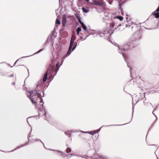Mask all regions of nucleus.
Segmentation results:
<instances>
[{"label":"nucleus","mask_w":159,"mask_h":159,"mask_svg":"<svg viewBox=\"0 0 159 159\" xmlns=\"http://www.w3.org/2000/svg\"><path fill=\"white\" fill-rule=\"evenodd\" d=\"M64 56L63 57L62 60L61 61V65H59L60 62H57L56 65L53 64V63L55 62L56 61L53 60L52 61V63L49 66L48 68L47 71L46 72L44 76L43 79V82L44 83L47 80L48 75L49 76V78L51 79V80L53 79L55 76L56 75L57 71L59 70V68L61 66L63 62Z\"/></svg>","instance_id":"1"},{"label":"nucleus","mask_w":159,"mask_h":159,"mask_svg":"<svg viewBox=\"0 0 159 159\" xmlns=\"http://www.w3.org/2000/svg\"><path fill=\"white\" fill-rule=\"evenodd\" d=\"M40 91H38L37 89H35L33 91H27L26 93L27 97L30 100L31 102L33 104H34L36 106L37 105H39L40 104V103H43V101L42 98H41L43 97L44 96V92H42L43 96H41L40 94Z\"/></svg>","instance_id":"2"},{"label":"nucleus","mask_w":159,"mask_h":159,"mask_svg":"<svg viewBox=\"0 0 159 159\" xmlns=\"http://www.w3.org/2000/svg\"><path fill=\"white\" fill-rule=\"evenodd\" d=\"M75 37L74 35H72L71 37L70 42V44L69 48V49L67 53L64 56V59L68 57L76 48L77 45V43L76 42H74V41L75 39Z\"/></svg>","instance_id":"3"},{"label":"nucleus","mask_w":159,"mask_h":159,"mask_svg":"<svg viewBox=\"0 0 159 159\" xmlns=\"http://www.w3.org/2000/svg\"><path fill=\"white\" fill-rule=\"evenodd\" d=\"M123 19V17L121 16H117L114 18L113 21L112 23L110 24V27L111 28L114 27L115 30H116L122 24L120 23V22Z\"/></svg>","instance_id":"4"},{"label":"nucleus","mask_w":159,"mask_h":159,"mask_svg":"<svg viewBox=\"0 0 159 159\" xmlns=\"http://www.w3.org/2000/svg\"><path fill=\"white\" fill-rule=\"evenodd\" d=\"M130 46L129 44H125L123 46H118V52L122 54L125 59L126 56V54L125 53L127 52L128 49L130 48ZM125 61H126L125 59Z\"/></svg>","instance_id":"5"},{"label":"nucleus","mask_w":159,"mask_h":159,"mask_svg":"<svg viewBox=\"0 0 159 159\" xmlns=\"http://www.w3.org/2000/svg\"><path fill=\"white\" fill-rule=\"evenodd\" d=\"M114 30H115L114 27L111 28L110 26V29H106L101 31L100 36L101 37H105L109 38L111 36V35L113 33Z\"/></svg>","instance_id":"6"},{"label":"nucleus","mask_w":159,"mask_h":159,"mask_svg":"<svg viewBox=\"0 0 159 159\" xmlns=\"http://www.w3.org/2000/svg\"><path fill=\"white\" fill-rule=\"evenodd\" d=\"M141 30H138L134 33L133 36V41H136L139 40L141 36Z\"/></svg>","instance_id":"7"},{"label":"nucleus","mask_w":159,"mask_h":159,"mask_svg":"<svg viewBox=\"0 0 159 159\" xmlns=\"http://www.w3.org/2000/svg\"><path fill=\"white\" fill-rule=\"evenodd\" d=\"M134 112V107L133 106V108H132V118L131 119L130 121L128 123H125V124H123V125H103V126H102L100 128H99L98 129L94 130V132L95 133V134L96 133H98L100 131L102 127H108V126H120V125H125V124H127L128 123H130L131 121L132 120V118H133V115Z\"/></svg>","instance_id":"8"},{"label":"nucleus","mask_w":159,"mask_h":159,"mask_svg":"<svg viewBox=\"0 0 159 159\" xmlns=\"http://www.w3.org/2000/svg\"><path fill=\"white\" fill-rule=\"evenodd\" d=\"M126 27L130 28L131 31L136 30L137 27V25L135 23H131V24L128 23L126 24Z\"/></svg>","instance_id":"9"},{"label":"nucleus","mask_w":159,"mask_h":159,"mask_svg":"<svg viewBox=\"0 0 159 159\" xmlns=\"http://www.w3.org/2000/svg\"><path fill=\"white\" fill-rule=\"evenodd\" d=\"M145 97L144 94L143 93H139L136 96L135 98L136 99L138 100V101L136 102V103H137L139 101L142 100L143 99L144 97Z\"/></svg>","instance_id":"10"},{"label":"nucleus","mask_w":159,"mask_h":159,"mask_svg":"<svg viewBox=\"0 0 159 159\" xmlns=\"http://www.w3.org/2000/svg\"><path fill=\"white\" fill-rule=\"evenodd\" d=\"M52 151H56L57 152V154L58 155L61 154L63 157H68V158H69L68 157H70V156H69L68 155L64 153L63 152H61L59 151H57L55 150H52Z\"/></svg>","instance_id":"11"},{"label":"nucleus","mask_w":159,"mask_h":159,"mask_svg":"<svg viewBox=\"0 0 159 159\" xmlns=\"http://www.w3.org/2000/svg\"><path fill=\"white\" fill-rule=\"evenodd\" d=\"M43 50V49H41L40 50H39L37 52H35L34 53L33 55H30L29 56H25V57H21L20 58L18 59H17L16 61L15 62L14 64V66H15V64H16V63H17V61L20 59L21 58H26V57H30V56H31L32 55H34V54H36V53H39V52H41L42 51V50Z\"/></svg>","instance_id":"12"},{"label":"nucleus","mask_w":159,"mask_h":159,"mask_svg":"<svg viewBox=\"0 0 159 159\" xmlns=\"http://www.w3.org/2000/svg\"><path fill=\"white\" fill-rule=\"evenodd\" d=\"M92 3L96 6H102L103 5L102 3L100 2L97 0L94 1Z\"/></svg>","instance_id":"13"},{"label":"nucleus","mask_w":159,"mask_h":159,"mask_svg":"<svg viewBox=\"0 0 159 159\" xmlns=\"http://www.w3.org/2000/svg\"><path fill=\"white\" fill-rule=\"evenodd\" d=\"M157 21V24L156 25H155L154 27H152L150 29H154L156 28H159V20H158V21H156L154 23H153L152 22V24H155V23Z\"/></svg>","instance_id":"14"},{"label":"nucleus","mask_w":159,"mask_h":159,"mask_svg":"<svg viewBox=\"0 0 159 159\" xmlns=\"http://www.w3.org/2000/svg\"><path fill=\"white\" fill-rule=\"evenodd\" d=\"M66 17H63L62 18V23L63 26L65 27L66 26Z\"/></svg>","instance_id":"15"},{"label":"nucleus","mask_w":159,"mask_h":159,"mask_svg":"<svg viewBox=\"0 0 159 159\" xmlns=\"http://www.w3.org/2000/svg\"><path fill=\"white\" fill-rule=\"evenodd\" d=\"M82 10L84 12L86 13L88 12L89 11V8L88 7H83L82 8Z\"/></svg>","instance_id":"16"},{"label":"nucleus","mask_w":159,"mask_h":159,"mask_svg":"<svg viewBox=\"0 0 159 159\" xmlns=\"http://www.w3.org/2000/svg\"><path fill=\"white\" fill-rule=\"evenodd\" d=\"M81 132L82 133H84L89 134H90L92 135H93L95 134L94 131H89V132H84V131H81Z\"/></svg>","instance_id":"17"},{"label":"nucleus","mask_w":159,"mask_h":159,"mask_svg":"<svg viewBox=\"0 0 159 159\" xmlns=\"http://www.w3.org/2000/svg\"><path fill=\"white\" fill-rule=\"evenodd\" d=\"M69 131H65L64 132V133L65 134L68 136V137L69 138H70L71 137V134L70 133H69Z\"/></svg>","instance_id":"18"},{"label":"nucleus","mask_w":159,"mask_h":159,"mask_svg":"<svg viewBox=\"0 0 159 159\" xmlns=\"http://www.w3.org/2000/svg\"><path fill=\"white\" fill-rule=\"evenodd\" d=\"M28 143H25V144H22L20 146H19L18 147H17L16 148H15V149H14V150H13L12 151H14V150H16L17 148H20V147H22L24 146H25V145H26V144H27Z\"/></svg>","instance_id":"19"},{"label":"nucleus","mask_w":159,"mask_h":159,"mask_svg":"<svg viewBox=\"0 0 159 159\" xmlns=\"http://www.w3.org/2000/svg\"><path fill=\"white\" fill-rule=\"evenodd\" d=\"M98 159H108L107 158L104 157L102 156H99L98 155Z\"/></svg>","instance_id":"20"},{"label":"nucleus","mask_w":159,"mask_h":159,"mask_svg":"<svg viewBox=\"0 0 159 159\" xmlns=\"http://www.w3.org/2000/svg\"><path fill=\"white\" fill-rule=\"evenodd\" d=\"M88 36V35H87L86 36H84V35L80 37V39H83L84 40H85L86 39L87 37Z\"/></svg>","instance_id":"21"},{"label":"nucleus","mask_w":159,"mask_h":159,"mask_svg":"<svg viewBox=\"0 0 159 159\" xmlns=\"http://www.w3.org/2000/svg\"><path fill=\"white\" fill-rule=\"evenodd\" d=\"M126 62L127 63V66L129 68L130 72V73H131H131H132L131 70L132 69V67H131V66H129V64L127 63V62ZM131 76L132 75H131Z\"/></svg>","instance_id":"22"},{"label":"nucleus","mask_w":159,"mask_h":159,"mask_svg":"<svg viewBox=\"0 0 159 159\" xmlns=\"http://www.w3.org/2000/svg\"><path fill=\"white\" fill-rule=\"evenodd\" d=\"M68 131H69L71 133H75V132H78V131H77L76 130H68Z\"/></svg>","instance_id":"23"},{"label":"nucleus","mask_w":159,"mask_h":159,"mask_svg":"<svg viewBox=\"0 0 159 159\" xmlns=\"http://www.w3.org/2000/svg\"><path fill=\"white\" fill-rule=\"evenodd\" d=\"M66 152L67 153H69L71 152V149L69 148H67L66 149Z\"/></svg>","instance_id":"24"},{"label":"nucleus","mask_w":159,"mask_h":159,"mask_svg":"<svg viewBox=\"0 0 159 159\" xmlns=\"http://www.w3.org/2000/svg\"><path fill=\"white\" fill-rule=\"evenodd\" d=\"M144 104L146 106H147L148 104H149L150 105H152L150 103H148L147 101L146 100L144 101Z\"/></svg>","instance_id":"25"},{"label":"nucleus","mask_w":159,"mask_h":159,"mask_svg":"<svg viewBox=\"0 0 159 159\" xmlns=\"http://www.w3.org/2000/svg\"><path fill=\"white\" fill-rule=\"evenodd\" d=\"M56 23L57 25H60L61 23L59 19H57L56 20Z\"/></svg>","instance_id":"26"},{"label":"nucleus","mask_w":159,"mask_h":159,"mask_svg":"<svg viewBox=\"0 0 159 159\" xmlns=\"http://www.w3.org/2000/svg\"><path fill=\"white\" fill-rule=\"evenodd\" d=\"M156 107H155V109H154L153 110V111H152V114H153V115L155 116V117L156 118H157V119H156V121H155V122H156L157 121V119H158V118H157V117L156 116V115H155V114H154V111L156 109Z\"/></svg>","instance_id":"27"},{"label":"nucleus","mask_w":159,"mask_h":159,"mask_svg":"<svg viewBox=\"0 0 159 159\" xmlns=\"http://www.w3.org/2000/svg\"><path fill=\"white\" fill-rule=\"evenodd\" d=\"M82 27L83 28V29L85 31L87 30V27L85 25H84L82 26Z\"/></svg>","instance_id":"28"},{"label":"nucleus","mask_w":159,"mask_h":159,"mask_svg":"<svg viewBox=\"0 0 159 159\" xmlns=\"http://www.w3.org/2000/svg\"><path fill=\"white\" fill-rule=\"evenodd\" d=\"M81 31V28L80 27H79L77 29V31L80 32Z\"/></svg>","instance_id":"29"},{"label":"nucleus","mask_w":159,"mask_h":159,"mask_svg":"<svg viewBox=\"0 0 159 159\" xmlns=\"http://www.w3.org/2000/svg\"><path fill=\"white\" fill-rule=\"evenodd\" d=\"M78 21L79 22V23L80 24L81 23H82L83 22L81 21V20L80 18H78Z\"/></svg>","instance_id":"30"},{"label":"nucleus","mask_w":159,"mask_h":159,"mask_svg":"<svg viewBox=\"0 0 159 159\" xmlns=\"http://www.w3.org/2000/svg\"><path fill=\"white\" fill-rule=\"evenodd\" d=\"M31 131L30 133L29 134V135L28 137V139L29 140V138L30 137V133H31Z\"/></svg>","instance_id":"31"},{"label":"nucleus","mask_w":159,"mask_h":159,"mask_svg":"<svg viewBox=\"0 0 159 159\" xmlns=\"http://www.w3.org/2000/svg\"><path fill=\"white\" fill-rule=\"evenodd\" d=\"M43 115L46 117V112L44 110V113L43 114Z\"/></svg>","instance_id":"32"},{"label":"nucleus","mask_w":159,"mask_h":159,"mask_svg":"<svg viewBox=\"0 0 159 159\" xmlns=\"http://www.w3.org/2000/svg\"><path fill=\"white\" fill-rule=\"evenodd\" d=\"M80 24L81 25L82 27L83 26H84L85 25L84 24V23L83 22L81 23Z\"/></svg>","instance_id":"33"},{"label":"nucleus","mask_w":159,"mask_h":159,"mask_svg":"<svg viewBox=\"0 0 159 159\" xmlns=\"http://www.w3.org/2000/svg\"><path fill=\"white\" fill-rule=\"evenodd\" d=\"M36 140H38L40 141H41V142L42 143H43V142L42 141H41V140H40V139H36Z\"/></svg>","instance_id":"34"},{"label":"nucleus","mask_w":159,"mask_h":159,"mask_svg":"<svg viewBox=\"0 0 159 159\" xmlns=\"http://www.w3.org/2000/svg\"><path fill=\"white\" fill-rule=\"evenodd\" d=\"M41 84H39L37 86V87H36V88H37L39 86H40L41 85Z\"/></svg>","instance_id":"35"},{"label":"nucleus","mask_w":159,"mask_h":159,"mask_svg":"<svg viewBox=\"0 0 159 159\" xmlns=\"http://www.w3.org/2000/svg\"><path fill=\"white\" fill-rule=\"evenodd\" d=\"M13 76V74H12L11 75H9L8 76V77H12Z\"/></svg>","instance_id":"36"},{"label":"nucleus","mask_w":159,"mask_h":159,"mask_svg":"<svg viewBox=\"0 0 159 159\" xmlns=\"http://www.w3.org/2000/svg\"><path fill=\"white\" fill-rule=\"evenodd\" d=\"M77 34L78 35L80 34V32L77 31Z\"/></svg>","instance_id":"37"},{"label":"nucleus","mask_w":159,"mask_h":159,"mask_svg":"<svg viewBox=\"0 0 159 159\" xmlns=\"http://www.w3.org/2000/svg\"><path fill=\"white\" fill-rule=\"evenodd\" d=\"M108 2H109V3L110 4H111V2H110V1H108Z\"/></svg>","instance_id":"38"},{"label":"nucleus","mask_w":159,"mask_h":159,"mask_svg":"<svg viewBox=\"0 0 159 159\" xmlns=\"http://www.w3.org/2000/svg\"><path fill=\"white\" fill-rule=\"evenodd\" d=\"M30 118H28L27 119V122H28V120Z\"/></svg>","instance_id":"39"},{"label":"nucleus","mask_w":159,"mask_h":159,"mask_svg":"<svg viewBox=\"0 0 159 159\" xmlns=\"http://www.w3.org/2000/svg\"><path fill=\"white\" fill-rule=\"evenodd\" d=\"M12 84L14 85L15 84V83H12Z\"/></svg>","instance_id":"40"},{"label":"nucleus","mask_w":159,"mask_h":159,"mask_svg":"<svg viewBox=\"0 0 159 159\" xmlns=\"http://www.w3.org/2000/svg\"><path fill=\"white\" fill-rule=\"evenodd\" d=\"M154 145V146H155L156 145H154V144H153V145Z\"/></svg>","instance_id":"41"},{"label":"nucleus","mask_w":159,"mask_h":159,"mask_svg":"<svg viewBox=\"0 0 159 159\" xmlns=\"http://www.w3.org/2000/svg\"><path fill=\"white\" fill-rule=\"evenodd\" d=\"M42 107H43V104H42Z\"/></svg>","instance_id":"42"},{"label":"nucleus","mask_w":159,"mask_h":159,"mask_svg":"<svg viewBox=\"0 0 159 159\" xmlns=\"http://www.w3.org/2000/svg\"><path fill=\"white\" fill-rule=\"evenodd\" d=\"M157 159H159L157 157Z\"/></svg>","instance_id":"43"},{"label":"nucleus","mask_w":159,"mask_h":159,"mask_svg":"<svg viewBox=\"0 0 159 159\" xmlns=\"http://www.w3.org/2000/svg\"><path fill=\"white\" fill-rule=\"evenodd\" d=\"M98 136H99V135H98Z\"/></svg>","instance_id":"44"}]
</instances>
